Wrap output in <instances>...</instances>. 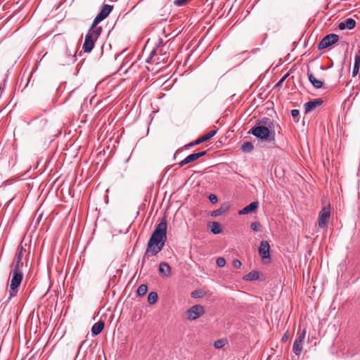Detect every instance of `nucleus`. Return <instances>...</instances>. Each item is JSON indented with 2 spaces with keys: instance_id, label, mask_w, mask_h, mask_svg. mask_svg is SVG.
<instances>
[{
  "instance_id": "c756f323",
  "label": "nucleus",
  "mask_w": 360,
  "mask_h": 360,
  "mask_svg": "<svg viewBox=\"0 0 360 360\" xmlns=\"http://www.w3.org/2000/svg\"><path fill=\"white\" fill-rule=\"evenodd\" d=\"M190 163V162L188 160L187 157H186L184 160H182L181 162L178 163L179 167H182L186 164Z\"/></svg>"
},
{
  "instance_id": "f8f14e48",
  "label": "nucleus",
  "mask_w": 360,
  "mask_h": 360,
  "mask_svg": "<svg viewBox=\"0 0 360 360\" xmlns=\"http://www.w3.org/2000/svg\"><path fill=\"white\" fill-rule=\"evenodd\" d=\"M159 272L163 276L168 278L171 276V267L167 262H160L159 265Z\"/></svg>"
},
{
  "instance_id": "423d86ee",
  "label": "nucleus",
  "mask_w": 360,
  "mask_h": 360,
  "mask_svg": "<svg viewBox=\"0 0 360 360\" xmlns=\"http://www.w3.org/2000/svg\"><path fill=\"white\" fill-rule=\"evenodd\" d=\"M306 333V329H303L302 331L298 333V336L293 342L292 352L298 356L301 354L303 349Z\"/></svg>"
},
{
  "instance_id": "bb28decb",
  "label": "nucleus",
  "mask_w": 360,
  "mask_h": 360,
  "mask_svg": "<svg viewBox=\"0 0 360 360\" xmlns=\"http://www.w3.org/2000/svg\"><path fill=\"white\" fill-rule=\"evenodd\" d=\"M217 264L219 267H223L226 264V259L224 257H219L217 259Z\"/></svg>"
},
{
  "instance_id": "e433bc0d",
  "label": "nucleus",
  "mask_w": 360,
  "mask_h": 360,
  "mask_svg": "<svg viewBox=\"0 0 360 360\" xmlns=\"http://www.w3.org/2000/svg\"><path fill=\"white\" fill-rule=\"evenodd\" d=\"M339 28L340 30H343L345 28H347L346 26L345 25V21L344 22H342L339 24Z\"/></svg>"
},
{
  "instance_id": "473e14b6",
  "label": "nucleus",
  "mask_w": 360,
  "mask_h": 360,
  "mask_svg": "<svg viewBox=\"0 0 360 360\" xmlns=\"http://www.w3.org/2000/svg\"><path fill=\"white\" fill-rule=\"evenodd\" d=\"M155 55V51L153 50L151 53H150V56L149 57V58L147 60V62L148 63H154L155 62V59H154V56Z\"/></svg>"
},
{
  "instance_id": "c9c22d12",
  "label": "nucleus",
  "mask_w": 360,
  "mask_h": 360,
  "mask_svg": "<svg viewBox=\"0 0 360 360\" xmlns=\"http://www.w3.org/2000/svg\"><path fill=\"white\" fill-rule=\"evenodd\" d=\"M286 76H284L276 84V86H280L282 85L283 81L285 80Z\"/></svg>"
},
{
  "instance_id": "58836bf2",
  "label": "nucleus",
  "mask_w": 360,
  "mask_h": 360,
  "mask_svg": "<svg viewBox=\"0 0 360 360\" xmlns=\"http://www.w3.org/2000/svg\"><path fill=\"white\" fill-rule=\"evenodd\" d=\"M195 292H192V297H196V295H195Z\"/></svg>"
},
{
  "instance_id": "f03ea898",
  "label": "nucleus",
  "mask_w": 360,
  "mask_h": 360,
  "mask_svg": "<svg viewBox=\"0 0 360 360\" xmlns=\"http://www.w3.org/2000/svg\"><path fill=\"white\" fill-rule=\"evenodd\" d=\"M167 224L165 219H163L156 226L148 242L142 263L145 262L146 258L156 255L162 250L167 240Z\"/></svg>"
},
{
  "instance_id": "4468645a",
  "label": "nucleus",
  "mask_w": 360,
  "mask_h": 360,
  "mask_svg": "<svg viewBox=\"0 0 360 360\" xmlns=\"http://www.w3.org/2000/svg\"><path fill=\"white\" fill-rule=\"evenodd\" d=\"M104 322L103 321H98L95 323L91 328V333L94 335H97L101 333L104 328Z\"/></svg>"
},
{
  "instance_id": "9d476101",
  "label": "nucleus",
  "mask_w": 360,
  "mask_h": 360,
  "mask_svg": "<svg viewBox=\"0 0 360 360\" xmlns=\"http://www.w3.org/2000/svg\"><path fill=\"white\" fill-rule=\"evenodd\" d=\"M323 102V101L321 98H316L307 102L304 104L305 113L313 111L316 107L321 105Z\"/></svg>"
},
{
  "instance_id": "72a5a7b5",
  "label": "nucleus",
  "mask_w": 360,
  "mask_h": 360,
  "mask_svg": "<svg viewBox=\"0 0 360 360\" xmlns=\"http://www.w3.org/2000/svg\"><path fill=\"white\" fill-rule=\"evenodd\" d=\"M300 111L297 109H293L291 110V115L292 117H296L299 115Z\"/></svg>"
},
{
  "instance_id": "412c9836",
  "label": "nucleus",
  "mask_w": 360,
  "mask_h": 360,
  "mask_svg": "<svg viewBox=\"0 0 360 360\" xmlns=\"http://www.w3.org/2000/svg\"><path fill=\"white\" fill-rule=\"evenodd\" d=\"M158 294L155 292H150L148 295V302L150 304H155L158 300Z\"/></svg>"
},
{
  "instance_id": "a211bd4d",
  "label": "nucleus",
  "mask_w": 360,
  "mask_h": 360,
  "mask_svg": "<svg viewBox=\"0 0 360 360\" xmlns=\"http://www.w3.org/2000/svg\"><path fill=\"white\" fill-rule=\"evenodd\" d=\"M206 154H207V150H203V151H201V152H199V153H192V154L188 155L187 158H188V160L190 162H192L195 161L198 158H200L201 157H203Z\"/></svg>"
},
{
  "instance_id": "aec40b11",
  "label": "nucleus",
  "mask_w": 360,
  "mask_h": 360,
  "mask_svg": "<svg viewBox=\"0 0 360 360\" xmlns=\"http://www.w3.org/2000/svg\"><path fill=\"white\" fill-rule=\"evenodd\" d=\"M254 148L253 144L251 142H244L241 146V150L245 153H250Z\"/></svg>"
},
{
  "instance_id": "2f4dec72",
  "label": "nucleus",
  "mask_w": 360,
  "mask_h": 360,
  "mask_svg": "<svg viewBox=\"0 0 360 360\" xmlns=\"http://www.w3.org/2000/svg\"><path fill=\"white\" fill-rule=\"evenodd\" d=\"M200 143H202V141H200V138H198L195 141L191 142L189 144H188L187 146L188 147H191V146H196V145H199Z\"/></svg>"
},
{
  "instance_id": "c85d7f7f",
  "label": "nucleus",
  "mask_w": 360,
  "mask_h": 360,
  "mask_svg": "<svg viewBox=\"0 0 360 360\" xmlns=\"http://www.w3.org/2000/svg\"><path fill=\"white\" fill-rule=\"evenodd\" d=\"M190 163V162L188 160L187 157H186L184 160H182L181 162L178 163L179 167H182L186 164Z\"/></svg>"
},
{
  "instance_id": "f257e3e1",
  "label": "nucleus",
  "mask_w": 360,
  "mask_h": 360,
  "mask_svg": "<svg viewBox=\"0 0 360 360\" xmlns=\"http://www.w3.org/2000/svg\"><path fill=\"white\" fill-rule=\"evenodd\" d=\"M113 6L108 4H104L99 13L94 18L93 23L85 36L83 49L84 52L89 53L94 47L95 42L97 41L102 32V27L97 25L105 19L112 11Z\"/></svg>"
},
{
  "instance_id": "6ab92c4d",
  "label": "nucleus",
  "mask_w": 360,
  "mask_h": 360,
  "mask_svg": "<svg viewBox=\"0 0 360 360\" xmlns=\"http://www.w3.org/2000/svg\"><path fill=\"white\" fill-rule=\"evenodd\" d=\"M217 133L216 130H212L207 133L206 134L199 137L202 143L209 141L212 139Z\"/></svg>"
},
{
  "instance_id": "20e7f679",
  "label": "nucleus",
  "mask_w": 360,
  "mask_h": 360,
  "mask_svg": "<svg viewBox=\"0 0 360 360\" xmlns=\"http://www.w3.org/2000/svg\"><path fill=\"white\" fill-rule=\"evenodd\" d=\"M249 134L262 141L272 142L275 141V131L273 121L268 118L264 117L257 120L255 125L249 131Z\"/></svg>"
},
{
  "instance_id": "4be33fe9",
  "label": "nucleus",
  "mask_w": 360,
  "mask_h": 360,
  "mask_svg": "<svg viewBox=\"0 0 360 360\" xmlns=\"http://www.w3.org/2000/svg\"><path fill=\"white\" fill-rule=\"evenodd\" d=\"M345 25L349 30L353 29L356 25V21L352 18H347L345 20Z\"/></svg>"
},
{
  "instance_id": "6e6552de",
  "label": "nucleus",
  "mask_w": 360,
  "mask_h": 360,
  "mask_svg": "<svg viewBox=\"0 0 360 360\" xmlns=\"http://www.w3.org/2000/svg\"><path fill=\"white\" fill-rule=\"evenodd\" d=\"M331 209L330 205L325 206L321 210L319 215V226L320 228H325L327 226L328 219L330 217Z\"/></svg>"
},
{
  "instance_id": "39448f33",
  "label": "nucleus",
  "mask_w": 360,
  "mask_h": 360,
  "mask_svg": "<svg viewBox=\"0 0 360 360\" xmlns=\"http://www.w3.org/2000/svg\"><path fill=\"white\" fill-rule=\"evenodd\" d=\"M205 313L204 307L201 304L192 306L186 311V318L189 321H195Z\"/></svg>"
},
{
  "instance_id": "7ed1b4c3",
  "label": "nucleus",
  "mask_w": 360,
  "mask_h": 360,
  "mask_svg": "<svg viewBox=\"0 0 360 360\" xmlns=\"http://www.w3.org/2000/svg\"><path fill=\"white\" fill-rule=\"evenodd\" d=\"M24 251L25 249L23 247L20 246L18 248L16 254L11 265L12 277L10 283L8 300H11L12 297H14L17 295L19 287L22 281L23 273L22 271V267L23 263L22 262V259L23 257Z\"/></svg>"
},
{
  "instance_id": "ddd939ff",
  "label": "nucleus",
  "mask_w": 360,
  "mask_h": 360,
  "mask_svg": "<svg viewBox=\"0 0 360 360\" xmlns=\"http://www.w3.org/2000/svg\"><path fill=\"white\" fill-rule=\"evenodd\" d=\"M307 75L309 81L311 82V84L315 89H321L323 86V82L316 79L312 72H308Z\"/></svg>"
},
{
  "instance_id": "f704fd0d",
  "label": "nucleus",
  "mask_w": 360,
  "mask_h": 360,
  "mask_svg": "<svg viewBox=\"0 0 360 360\" xmlns=\"http://www.w3.org/2000/svg\"><path fill=\"white\" fill-rule=\"evenodd\" d=\"M40 123L41 124V128H43L47 123V120L45 118H42L40 120Z\"/></svg>"
},
{
  "instance_id": "2eb2a0df",
  "label": "nucleus",
  "mask_w": 360,
  "mask_h": 360,
  "mask_svg": "<svg viewBox=\"0 0 360 360\" xmlns=\"http://www.w3.org/2000/svg\"><path fill=\"white\" fill-rule=\"evenodd\" d=\"M360 68V51L354 56V63L352 70V76L356 77L359 72Z\"/></svg>"
},
{
  "instance_id": "b1692460",
  "label": "nucleus",
  "mask_w": 360,
  "mask_h": 360,
  "mask_svg": "<svg viewBox=\"0 0 360 360\" xmlns=\"http://www.w3.org/2000/svg\"><path fill=\"white\" fill-rule=\"evenodd\" d=\"M226 211V208H224V207H220L219 209H217V210H214L212 214H211V216L212 217H218V216H220L222 214H224L225 212Z\"/></svg>"
},
{
  "instance_id": "393cba45",
  "label": "nucleus",
  "mask_w": 360,
  "mask_h": 360,
  "mask_svg": "<svg viewBox=\"0 0 360 360\" xmlns=\"http://www.w3.org/2000/svg\"><path fill=\"white\" fill-rule=\"evenodd\" d=\"M226 344V340L224 339H220L214 342V346L217 349L222 348Z\"/></svg>"
},
{
  "instance_id": "5701e85b",
  "label": "nucleus",
  "mask_w": 360,
  "mask_h": 360,
  "mask_svg": "<svg viewBox=\"0 0 360 360\" xmlns=\"http://www.w3.org/2000/svg\"><path fill=\"white\" fill-rule=\"evenodd\" d=\"M148 290V287L145 284H141L139 286L137 289V293L140 296H143L146 294Z\"/></svg>"
},
{
  "instance_id": "4c0bfd02",
  "label": "nucleus",
  "mask_w": 360,
  "mask_h": 360,
  "mask_svg": "<svg viewBox=\"0 0 360 360\" xmlns=\"http://www.w3.org/2000/svg\"><path fill=\"white\" fill-rule=\"evenodd\" d=\"M288 339V335L287 333H285L283 336L282 337V341L285 342Z\"/></svg>"
},
{
  "instance_id": "cd10ccee",
  "label": "nucleus",
  "mask_w": 360,
  "mask_h": 360,
  "mask_svg": "<svg viewBox=\"0 0 360 360\" xmlns=\"http://www.w3.org/2000/svg\"><path fill=\"white\" fill-rule=\"evenodd\" d=\"M232 265L236 268V269H239L242 266V263L239 260V259H233V262H232Z\"/></svg>"
},
{
  "instance_id": "1a4fd4ad",
  "label": "nucleus",
  "mask_w": 360,
  "mask_h": 360,
  "mask_svg": "<svg viewBox=\"0 0 360 360\" xmlns=\"http://www.w3.org/2000/svg\"><path fill=\"white\" fill-rule=\"evenodd\" d=\"M270 246L266 240H262L259 247V254L262 259H270Z\"/></svg>"
},
{
  "instance_id": "f3484780",
  "label": "nucleus",
  "mask_w": 360,
  "mask_h": 360,
  "mask_svg": "<svg viewBox=\"0 0 360 360\" xmlns=\"http://www.w3.org/2000/svg\"><path fill=\"white\" fill-rule=\"evenodd\" d=\"M209 227L214 234H219L221 232V227L219 222L213 221L209 224Z\"/></svg>"
},
{
  "instance_id": "dca6fc26",
  "label": "nucleus",
  "mask_w": 360,
  "mask_h": 360,
  "mask_svg": "<svg viewBox=\"0 0 360 360\" xmlns=\"http://www.w3.org/2000/svg\"><path fill=\"white\" fill-rule=\"evenodd\" d=\"M259 272L257 271H252L243 276V280L247 281H252L259 279Z\"/></svg>"
},
{
  "instance_id": "9b49d317",
  "label": "nucleus",
  "mask_w": 360,
  "mask_h": 360,
  "mask_svg": "<svg viewBox=\"0 0 360 360\" xmlns=\"http://www.w3.org/2000/svg\"><path fill=\"white\" fill-rule=\"evenodd\" d=\"M258 207H259L258 202H257V201L252 202L250 205L245 206L243 209L240 210L238 212V214L240 215L248 214L249 213L256 211L257 210Z\"/></svg>"
},
{
  "instance_id": "a878e982",
  "label": "nucleus",
  "mask_w": 360,
  "mask_h": 360,
  "mask_svg": "<svg viewBox=\"0 0 360 360\" xmlns=\"http://www.w3.org/2000/svg\"><path fill=\"white\" fill-rule=\"evenodd\" d=\"M250 227L254 231H261V224L259 222L255 221L252 223Z\"/></svg>"
},
{
  "instance_id": "0eeeda50",
  "label": "nucleus",
  "mask_w": 360,
  "mask_h": 360,
  "mask_svg": "<svg viewBox=\"0 0 360 360\" xmlns=\"http://www.w3.org/2000/svg\"><path fill=\"white\" fill-rule=\"evenodd\" d=\"M339 36L336 34H329L325 36L318 44V49L322 50L338 42Z\"/></svg>"
},
{
  "instance_id": "7c9ffc66",
  "label": "nucleus",
  "mask_w": 360,
  "mask_h": 360,
  "mask_svg": "<svg viewBox=\"0 0 360 360\" xmlns=\"http://www.w3.org/2000/svg\"><path fill=\"white\" fill-rule=\"evenodd\" d=\"M208 198L212 203H216L217 202V197L214 194H210Z\"/></svg>"
}]
</instances>
